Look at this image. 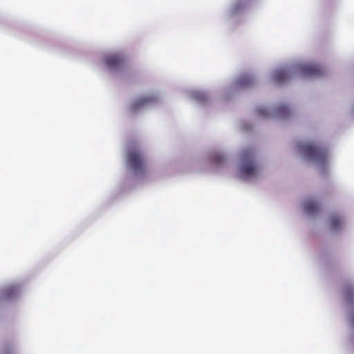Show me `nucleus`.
Masks as SVG:
<instances>
[{
    "instance_id": "obj_1",
    "label": "nucleus",
    "mask_w": 354,
    "mask_h": 354,
    "mask_svg": "<svg viewBox=\"0 0 354 354\" xmlns=\"http://www.w3.org/2000/svg\"><path fill=\"white\" fill-rule=\"evenodd\" d=\"M302 154L317 165H324L327 160L328 153L326 149L313 143H305L300 146Z\"/></svg>"
},
{
    "instance_id": "obj_2",
    "label": "nucleus",
    "mask_w": 354,
    "mask_h": 354,
    "mask_svg": "<svg viewBox=\"0 0 354 354\" xmlns=\"http://www.w3.org/2000/svg\"><path fill=\"white\" fill-rule=\"evenodd\" d=\"M254 160V153L251 149H246L242 152L240 168V174L242 178L253 177L257 174V167Z\"/></svg>"
},
{
    "instance_id": "obj_3",
    "label": "nucleus",
    "mask_w": 354,
    "mask_h": 354,
    "mask_svg": "<svg viewBox=\"0 0 354 354\" xmlns=\"http://www.w3.org/2000/svg\"><path fill=\"white\" fill-rule=\"evenodd\" d=\"M127 163L131 170L137 174H143L146 171L145 158L137 148L130 149L127 154Z\"/></svg>"
},
{
    "instance_id": "obj_4",
    "label": "nucleus",
    "mask_w": 354,
    "mask_h": 354,
    "mask_svg": "<svg viewBox=\"0 0 354 354\" xmlns=\"http://www.w3.org/2000/svg\"><path fill=\"white\" fill-rule=\"evenodd\" d=\"M301 73L306 77H316L323 75L322 67L317 64L309 63L299 66Z\"/></svg>"
},
{
    "instance_id": "obj_5",
    "label": "nucleus",
    "mask_w": 354,
    "mask_h": 354,
    "mask_svg": "<svg viewBox=\"0 0 354 354\" xmlns=\"http://www.w3.org/2000/svg\"><path fill=\"white\" fill-rule=\"evenodd\" d=\"M126 62L125 57L122 54H113L105 57V63L111 70L120 68Z\"/></svg>"
},
{
    "instance_id": "obj_6",
    "label": "nucleus",
    "mask_w": 354,
    "mask_h": 354,
    "mask_svg": "<svg viewBox=\"0 0 354 354\" xmlns=\"http://www.w3.org/2000/svg\"><path fill=\"white\" fill-rule=\"evenodd\" d=\"M343 295L345 299L351 305L354 304V285L351 283H346L343 286Z\"/></svg>"
},
{
    "instance_id": "obj_7",
    "label": "nucleus",
    "mask_w": 354,
    "mask_h": 354,
    "mask_svg": "<svg viewBox=\"0 0 354 354\" xmlns=\"http://www.w3.org/2000/svg\"><path fill=\"white\" fill-rule=\"evenodd\" d=\"M319 205L313 199H308L304 203V209L308 214L315 215L319 210Z\"/></svg>"
},
{
    "instance_id": "obj_8",
    "label": "nucleus",
    "mask_w": 354,
    "mask_h": 354,
    "mask_svg": "<svg viewBox=\"0 0 354 354\" xmlns=\"http://www.w3.org/2000/svg\"><path fill=\"white\" fill-rule=\"evenodd\" d=\"M290 76V71L287 68H282L277 70L273 75L274 81L280 84L286 80H287Z\"/></svg>"
},
{
    "instance_id": "obj_9",
    "label": "nucleus",
    "mask_w": 354,
    "mask_h": 354,
    "mask_svg": "<svg viewBox=\"0 0 354 354\" xmlns=\"http://www.w3.org/2000/svg\"><path fill=\"white\" fill-rule=\"evenodd\" d=\"M253 83V78L248 75H241L237 81V85L239 87H247Z\"/></svg>"
},
{
    "instance_id": "obj_10",
    "label": "nucleus",
    "mask_w": 354,
    "mask_h": 354,
    "mask_svg": "<svg viewBox=\"0 0 354 354\" xmlns=\"http://www.w3.org/2000/svg\"><path fill=\"white\" fill-rule=\"evenodd\" d=\"M151 100H152L151 97H140L133 103L132 110L135 111L137 109H138L139 107L146 104L147 102H149Z\"/></svg>"
},
{
    "instance_id": "obj_11",
    "label": "nucleus",
    "mask_w": 354,
    "mask_h": 354,
    "mask_svg": "<svg viewBox=\"0 0 354 354\" xmlns=\"http://www.w3.org/2000/svg\"><path fill=\"white\" fill-rule=\"evenodd\" d=\"M276 114L281 118H287L290 115V109L286 105H281L277 108Z\"/></svg>"
},
{
    "instance_id": "obj_12",
    "label": "nucleus",
    "mask_w": 354,
    "mask_h": 354,
    "mask_svg": "<svg viewBox=\"0 0 354 354\" xmlns=\"http://www.w3.org/2000/svg\"><path fill=\"white\" fill-rule=\"evenodd\" d=\"M341 224L342 220L339 216L334 215L330 218V226L331 230H337L340 227Z\"/></svg>"
},
{
    "instance_id": "obj_13",
    "label": "nucleus",
    "mask_w": 354,
    "mask_h": 354,
    "mask_svg": "<svg viewBox=\"0 0 354 354\" xmlns=\"http://www.w3.org/2000/svg\"><path fill=\"white\" fill-rule=\"evenodd\" d=\"M212 159L216 163L220 164L224 161V156L221 153H215L212 155Z\"/></svg>"
},
{
    "instance_id": "obj_14",
    "label": "nucleus",
    "mask_w": 354,
    "mask_h": 354,
    "mask_svg": "<svg viewBox=\"0 0 354 354\" xmlns=\"http://www.w3.org/2000/svg\"><path fill=\"white\" fill-rule=\"evenodd\" d=\"M257 111L259 113V115H261L262 116H267V115H268L267 110L264 108H260L258 109Z\"/></svg>"
},
{
    "instance_id": "obj_15",
    "label": "nucleus",
    "mask_w": 354,
    "mask_h": 354,
    "mask_svg": "<svg viewBox=\"0 0 354 354\" xmlns=\"http://www.w3.org/2000/svg\"><path fill=\"white\" fill-rule=\"evenodd\" d=\"M196 97L198 98L201 101H205L207 98L206 95L203 93L198 94Z\"/></svg>"
},
{
    "instance_id": "obj_16",
    "label": "nucleus",
    "mask_w": 354,
    "mask_h": 354,
    "mask_svg": "<svg viewBox=\"0 0 354 354\" xmlns=\"http://www.w3.org/2000/svg\"><path fill=\"white\" fill-rule=\"evenodd\" d=\"M16 288H10L7 290V295H10V294H12V293H15L16 292Z\"/></svg>"
},
{
    "instance_id": "obj_17",
    "label": "nucleus",
    "mask_w": 354,
    "mask_h": 354,
    "mask_svg": "<svg viewBox=\"0 0 354 354\" xmlns=\"http://www.w3.org/2000/svg\"><path fill=\"white\" fill-rule=\"evenodd\" d=\"M351 324L354 326V311L353 312V313L351 315Z\"/></svg>"
}]
</instances>
